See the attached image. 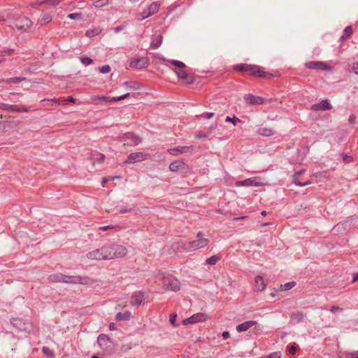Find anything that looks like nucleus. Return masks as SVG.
I'll list each match as a JSON object with an SVG mask.
<instances>
[{
  "label": "nucleus",
  "instance_id": "nucleus-31",
  "mask_svg": "<svg viewBox=\"0 0 358 358\" xmlns=\"http://www.w3.org/2000/svg\"><path fill=\"white\" fill-rule=\"evenodd\" d=\"M168 62L178 68L184 69L186 66L183 62L178 60L169 59Z\"/></svg>",
  "mask_w": 358,
  "mask_h": 358
},
{
  "label": "nucleus",
  "instance_id": "nucleus-37",
  "mask_svg": "<svg viewBox=\"0 0 358 358\" xmlns=\"http://www.w3.org/2000/svg\"><path fill=\"white\" fill-rule=\"evenodd\" d=\"M129 95V93H126L122 96H117V97H113L112 99H110V102H116V101H121L124 99H125L126 97H127Z\"/></svg>",
  "mask_w": 358,
  "mask_h": 358
},
{
  "label": "nucleus",
  "instance_id": "nucleus-51",
  "mask_svg": "<svg viewBox=\"0 0 358 358\" xmlns=\"http://www.w3.org/2000/svg\"><path fill=\"white\" fill-rule=\"evenodd\" d=\"M122 30V27H115L114 29V32L115 33H118L119 31H120Z\"/></svg>",
  "mask_w": 358,
  "mask_h": 358
},
{
  "label": "nucleus",
  "instance_id": "nucleus-2",
  "mask_svg": "<svg viewBox=\"0 0 358 358\" xmlns=\"http://www.w3.org/2000/svg\"><path fill=\"white\" fill-rule=\"evenodd\" d=\"M208 242V239L203 238L201 232H199L196 234V239L189 241L187 249L189 251L196 250L206 247Z\"/></svg>",
  "mask_w": 358,
  "mask_h": 358
},
{
  "label": "nucleus",
  "instance_id": "nucleus-34",
  "mask_svg": "<svg viewBox=\"0 0 358 358\" xmlns=\"http://www.w3.org/2000/svg\"><path fill=\"white\" fill-rule=\"evenodd\" d=\"M108 3V0H96L94 2L96 8H101Z\"/></svg>",
  "mask_w": 358,
  "mask_h": 358
},
{
  "label": "nucleus",
  "instance_id": "nucleus-19",
  "mask_svg": "<svg viewBox=\"0 0 358 358\" xmlns=\"http://www.w3.org/2000/svg\"><path fill=\"white\" fill-rule=\"evenodd\" d=\"M149 59L148 57H141L136 59L134 62V66L138 69H145L149 65Z\"/></svg>",
  "mask_w": 358,
  "mask_h": 358
},
{
  "label": "nucleus",
  "instance_id": "nucleus-3",
  "mask_svg": "<svg viewBox=\"0 0 358 358\" xmlns=\"http://www.w3.org/2000/svg\"><path fill=\"white\" fill-rule=\"evenodd\" d=\"M296 282L295 281H290L285 284L280 285L277 288L274 289V292L271 293V296L275 297V296H284L285 293L292 289Z\"/></svg>",
  "mask_w": 358,
  "mask_h": 358
},
{
  "label": "nucleus",
  "instance_id": "nucleus-49",
  "mask_svg": "<svg viewBox=\"0 0 358 358\" xmlns=\"http://www.w3.org/2000/svg\"><path fill=\"white\" fill-rule=\"evenodd\" d=\"M350 358H358V351L351 353Z\"/></svg>",
  "mask_w": 358,
  "mask_h": 358
},
{
  "label": "nucleus",
  "instance_id": "nucleus-39",
  "mask_svg": "<svg viewBox=\"0 0 358 358\" xmlns=\"http://www.w3.org/2000/svg\"><path fill=\"white\" fill-rule=\"evenodd\" d=\"M226 122H231L234 126L236 124L237 122H240V120L236 118V117L231 118L230 117H227Z\"/></svg>",
  "mask_w": 358,
  "mask_h": 358
},
{
  "label": "nucleus",
  "instance_id": "nucleus-9",
  "mask_svg": "<svg viewBox=\"0 0 358 358\" xmlns=\"http://www.w3.org/2000/svg\"><path fill=\"white\" fill-rule=\"evenodd\" d=\"M97 343L103 352L108 351L111 348V341L106 334H101L98 336Z\"/></svg>",
  "mask_w": 358,
  "mask_h": 358
},
{
  "label": "nucleus",
  "instance_id": "nucleus-58",
  "mask_svg": "<svg viewBox=\"0 0 358 358\" xmlns=\"http://www.w3.org/2000/svg\"><path fill=\"white\" fill-rule=\"evenodd\" d=\"M99 157L101 160L103 159V155H99Z\"/></svg>",
  "mask_w": 358,
  "mask_h": 358
},
{
  "label": "nucleus",
  "instance_id": "nucleus-16",
  "mask_svg": "<svg viewBox=\"0 0 358 358\" xmlns=\"http://www.w3.org/2000/svg\"><path fill=\"white\" fill-rule=\"evenodd\" d=\"M193 148L192 146H182L176 148L168 150L169 153L172 155H178L182 153L192 152Z\"/></svg>",
  "mask_w": 358,
  "mask_h": 358
},
{
  "label": "nucleus",
  "instance_id": "nucleus-36",
  "mask_svg": "<svg viewBox=\"0 0 358 358\" xmlns=\"http://www.w3.org/2000/svg\"><path fill=\"white\" fill-rule=\"evenodd\" d=\"M67 17L70 20H81L82 15L79 13L69 14Z\"/></svg>",
  "mask_w": 358,
  "mask_h": 358
},
{
  "label": "nucleus",
  "instance_id": "nucleus-44",
  "mask_svg": "<svg viewBox=\"0 0 358 358\" xmlns=\"http://www.w3.org/2000/svg\"><path fill=\"white\" fill-rule=\"evenodd\" d=\"M295 184L298 186H300V187H303V186H306V185H308L310 184V182L309 181H306L305 182H295Z\"/></svg>",
  "mask_w": 358,
  "mask_h": 358
},
{
  "label": "nucleus",
  "instance_id": "nucleus-29",
  "mask_svg": "<svg viewBox=\"0 0 358 358\" xmlns=\"http://www.w3.org/2000/svg\"><path fill=\"white\" fill-rule=\"evenodd\" d=\"M52 20V17L49 14H43L39 22L41 25L49 23Z\"/></svg>",
  "mask_w": 358,
  "mask_h": 358
},
{
  "label": "nucleus",
  "instance_id": "nucleus-33",
  "mask_svg": "<svg viewBox=\"0 0 358 358\" xmlns=\"http://www.w3.org/2000/svg\"><path fill=\"white\" fill-rule=\"evenodd\" d=\"M43 353L48 357L53 358L55 357L54 352L48 347L42 348Z\"/></svg>",
  "mask_w": 358,
  "mask_h": 358
},
{
  "label": "nucleus",
  "instance_id": "nucleus-54",
  "mask_svg": "<svg viewBox=\"0 0 358 358\" xmlns=\"http://www.w3.org/2000/svg\"><path fill=\"white\" fill-rule=\"evenodd\" d=\"M354 120H355V117L350 116V119H349V121L350 122V123H353Z\"/></svg>",
  "mask_w": 358,
  "mask_h": 358
},
{
  "label": "nucleus",
  "instance_id": "nucleus-59",
  "mask_svg": "<svg viewBox=\"0 0 358 358\" xmlns=\"http://www.w3.org/2000/svg\"><path fill=\"white\" fill-rule=\"evenodd\" d=\"M50 101L54 103H57V101L56 99H51Z\"/></svg>",
  "mask_w": 358,
  "mask_h": 358
},
{
  "label": "nucleus",
  "instance_id": "nucleus-4",
  "mask_svg": "<svg viewBox=\"0 0 358 358\" xmlns=\"http://www.w3.org/2000/svg\"><path fill=\"white\" fill-rule=\"evenodd\" d=\"M149 155L143 152H136L129 154L127 159L123 163L134 164L148 159Z\"/></svg>",
  "mask_w": 358,
  "mask_h": 358
},
{
  "label": "nucleus",
  "instance_id": "nucleus-22",
  "mask_svg": "<svg viewBox=\"0 0 358 358\" xmlns=\"http://www.w3.org/2000/svg\"><path fill=\"white\" fill-rule=\"evenodd\" d=\"M256 324H257L256 321H253V320L247 321L245 322H243V323L238 325L236 327V330L238 332L245 331L248 329H249L250 328H251L252 327H253L254 325H255Z\"/></svg>",
  "mask_w": 358,
  "mask_h": 358
},
{
  "label": "nucleus",
  "instance_id": "nucleus-17",
  "mask_svg": "<svg viewBox=\"0 0 358 358\" xmlns=\"http://www.w3.org/2000/svg\"><path fill=\"white\" fill-rule=\"evenodd\" d=\"M331 108V105L327 100H322L320 103L314 104L311 107L313 110H329Z\"/></svg>",
  "mask_w": 358,
  "mask_h": 358
},
{
  "label": "nucleus",
  "instance_id": "nucleus-27",
  "mask_svg": "<svg viewBox=\"0 0 358 358\" xmlns=\"http://www.w3.org/2000/svg\"><path fill=\"white\" fill-rule=\"evenodd\" d=\"M131 317V314L129 311L124 313H118L115 317L117 320H129Z\"/></svg>",
  "mask_w": 358,
  "mask_h": 358
},
{
  "label": "nucleus",
  "instance_id": "nucleus-61",
  "mask_svg": "<svg viewBox=\"0 0 358 358\" xmlns=\"http://www.w3.org/2000/svg\"><path fill=\"white\" fill-rule=\"evenodd\" d=\"M108 227H101V229H106Z\"/></svg>",
  "mask_w": 358,
  "mask_h": 358
},
{
  "label": "nucleus",
  "instance_id": "nucleus-20",
  "mask_svg": "<svg viewBox=\"0 0 358 358\" xmlns=\"http://www.w3.org/2000/svg\"><path fill=\"white\" fill-rule=\"evenodd\" d=\"M309 69L330 70L331 68L322 62H314L307 64Z\"/></svg>",
  "mask_w": 358,
  "mask_h": 358
},
{
  "label": "nucleus",
  "instance_id": "nucleus-18",
  "mask_svg": "<svg viewBox=\"0 0 358 358\" xmlns=\"http://www.w3.org/2000/svg\"><path fill=\"white\" fill-rule=\"evenodd\" d=\"M257 133L261 136L269 137L275 134V131L273 128L262 124L258 127Z\"/></svg>",
  "mask_w": 358,
  "mask_h": 358
},
{
  "label": "nucleus",
  "instance_id": "nucleus-48",
  "mask_svg": "<svg viewBox=\"0 0 358 358\" xmlns=\"http://www.w3.org/2000/svg\"><path fill=\"white\" fill-rule=\"evenodd\" d=\"M358 281V272L355 273L353 275L352 282H355Z\"/></svg>",
  "mask_w": 358,
  "mask_h": 358
},
{
  "label": "nucleus",
  "instance_id": "nucleus-32",
  "mask_svg": "<svg viewBox=\"0 0 358 358\" xmlns=\"http://www.w3.org/2000/svg\"><path fill=\"white\" fill-rule=\"evenodd\" d=\"M352 34V28L351 26H348L345 30L344 34L341 36V39H345L346 38H348L351 34Z\"/></svg>",
  "mask_w": 358,
  "mask_h": 358
},
{
  "label": "nucleus",
  "instance_id": "nucleus-41",
  "mask_svg": "<svg viewBox=\"0 0 358 358\" xmlns=\"http://www.w3.org/2000/svg\"><path fill=\"white\" fill-rule=\"evenodd\" d=\"M176 317H177V315L176 314H173V315H170V318H169L170 323L173 327H176L177 326L176 324Z\"/></svg>",
  "mask_w": 358,
  "mask_h": 358
},
{
  "label": "nucleus",
  "instance_id": "nucleus-12",
  "mask_svg": "<svg viewBox=\"0 0 358 358\" xmlns=\"http://www.w3.org/2000/svg\"><path fill=\"white\" fill-rule=\"evenodd\" d=\"M263 185V183L259 181V180L257 178H248L245 180L242 181H237L235 183L236 187H241V186H254V187H258Z\"/></svg>",
  "mask_w": 358,
  "mask_h": 358
},
{
  "label": "nucleus",
  "instance_id": "nucleus-60",
  "mask_svg": "<svg viewBox=\"0 0 358 358\" xmlns=\"http://www.w3.org/2000/svg\"><path fill=\"white\" fill-rule=\"evenodd\" d=\"M141 141V139L139 138H137L136 142L140 143Z\"/></svg>",
  "mask_w": 358,
  "mask_h": 358
},
{
  "label": "nucleus",
  "instance_id": "nucleus-56",
  "mask_svg": "<svg viewBox=\"0 0 358 358\" xmlns=\"http://www.w3.org/2000/svg\"><path fill=\"white\" fill-rule=\"evenodd\" d=\"M261 214H262V216H266V211H262L261 213Z\"/></svg>",
  "mask_w": 358,
  "mask_h": 358
},
{
  "label": "nucleus",
  "instance_id": "nucleus-10",
  "mask_svg": "<svg viewBox=\"0 0 358 358\" xmlns=\"http://www.w3.org/2000/svg\"><path fill=\"white\" fill-rule=\"evenodd\" d=\"M11 324L13 327L22 331H27L31 327L29 321L20 318L12 319Z\"/></svg>",
  "mask_w": 358,
  "mask_h": 358
},
{
  "label": "nucleus",
  "instance_id": "nucleus-63",
  "mask_svg": "<svg viewBox=\"0 0 358 358\" xmlns=\"http://www.w3.org/2000/svg\"><path fill=\"white\" fill-rule=\"evenodd\" d=\"M107 180L106 179H103V182H106Z\"/></svg>",
  "mask_w": 358,
  "mask_h": 358
},
{
  "label": "nucleus",
  "instance_id": "nucleus-50",
  "mask_svg": "<svg viewBox=\"0 0 358 358\" xmlns=\"http://www.w3.org/2000/svg\"><path fill=\"white\" fill-rule=\"evenodd\" d=\"M109 329H110V331H113V330H115V324H114V323H110V324H109Z\"/></svg>",
  "mask_w": 358,
  "mask_h": 358
},
{
  "label": "nucleus",
  "instance_id": "nucleus-24",
  "mask_svg": "<svg viewBox=\"0 0 358 358\" xmlns=\"http://www.w3.org/2000/svg\"><path fill=\"white\" fill-rule=\"evenodd\" d=\"M255 289L257 291H262L266 287V283L265 282L264 278L262 276H257L255 279Z\"/></svg>",
  "mask_w": 358,
  "mask_h": 358
},
{
  "label": "nucleus",
  "instance_id": "nucleus-47",
  "mask_svg": "<svg viewBox=\"0 0 358 358\" xmlns=\"http://www.w3.org/2000/svg\"><path fill=\"white\" fill-rule=\"evenodd\" d=\"M222 337L224 339H227L229 337V333L228 331H224L222 333Z\"/></svg>",
  "mask_w": 358,
  "mask_h": 358
},
{
  "label": "nucleus",
  "instance_id": "nucleus-23",
  "mask_svg": "<svg viewBox=\"0 0 358 358\" xmlns=\"http://www.w3.org/2000/svg\"><path fill=\"white\" fill-rule=\"evenodd\" d=\"M144 300V294L142 292L134 293L132 296L131 303L133 306H139Z\"/></svg>",
  "mask_w": 358,
  "mask_h": 358
},
{
  "label": "nucleus",
  "instance_id": "nucleus-15",
  "mask_svg": "<svg viewBox=\"0 0 358 358\" xmlns=\"http://www.w3.org/2000/svg\"><path fill=\"white\" fill-rule=\"evenodd\" d=\"M244 101L246 103L250 105H260L264 102L263 98L253 94H246L244 96Z\"/></svg>",
  "mask_w": 358,
  "mask_h": 358
},
{
  "label": "nucleus",
  "instance_id": "nucleus-57",
  "mask_svg": "<svg viewBox=\"0 0 358 358\" xmlns=\"http://www.w3.org/2000/svg\"><path fill=\"white\" fill-rule=\"evenodd\" d=\"M158 58L162 62L165 61V59L162 57H158Z\"/></svg>",
  "mask_w": 358,
  "mask_h": 358
},
{
  "label": "nucleus",
  "instance_id": "nucleus-28",
  "mask_svg": "<svg viewBox=\"0 0 358 358\" xmlns=\"http://www.w3.org/2000/svg\"><path fill=\"white\" fill-rule=\"evenodd\" d=\"M220 259V257L217 255H213L206 260V263L208 266H214Z\"/></svg>",
  "mask_w": 358,
  "mask_h": 358
},
{
  "label": "nucleus",
  "instance_id": "nucleus-7",
  "mask_svg": "<svg viewBox=\"0 0 358 358\" xmlns=\"http://www.w3.org/2000/svg\"><path fill=\"white\" fill-rule=\"evenodd\" d=\"M163 286L166 290L177 292L180 289V282L178 279L169 276L164 279Z\"/></svg>",
  "mask_w": 358,
  "mask_h": 358
},
{
  "label": "nucleus",
  "instance_id": "nucleus-5",
  "mask_svg": "<svg viewBox=\"0 0 358 358\" xmlns=\"http://www.w3.org/2000/svg\"><path fill=\"white\" fill-rule=\"evenodd\" d=\"M13 23L19 31H26L32 26V22L27 17H19L14 20Z\"/></svg>",
  "mask_w": 358,
  "mask_h": 358
},
{
  "label": "nucleus",
  "instance_id": "nucleus-1",
  "mask_svg": "<svg viewBox=\"0 0 358 358\" xmlns=\"http://www.w3.org/2000/svg\"><path fill=\"white\" fill-rule=\"evenodd\" d=\"M128 252L126 247L120 245H106L88 252L85 259L87 262L112 260L124 257Z\"/></svg>",
  "mask_w": 358,
  "mask_h": 358
},
{
  "label": "nucleus",
  "instance_id": "nucleus-62",
  "mask_svg": "<svg viewBox=\"0 0 358 358\" xmlns=\"http://www.w3.org/2000/svg\"><path fill=\"white\" fill-rule=\"evenodd\" d=\"M124 85H128V83H124Z\"/></svg>",
  "mask_w": 358,
  "mask_h": 358
},
{
  "label": "nucleus",
  "instance_id": "nucleus-45",
  "mask_svg": "<svg viewBox=\"0 0 358 358\" xmlns=\"http://www.w3.org/2000/svg\"><path fill=\"white\" fill-rule=\"evenodd\" d=\"M296 351V348L294 345L289 348V353L294 355Z\"/></svg>",
  "mask_w": 358,
  "mask_h": 358
},
{
  "label": "nucleus",
  "instance_id": "nucleus-21",
  "mask_svg": "<svg viewBox=\"0 0 358 358\" xmlns=\"http://www.w3.org/2000/svg\"><path fill=\"white\" fill-rule=\"evenodd\" d=\"M175 73L177 74L180 79L187 84H191L194 82L193 78L189 76L188 74L183 70L175 71Z\"/></svg>",
  "mask_w": 358,
  "mask_h": 358
},
{
  "label": "nucleus",
  "instance_id": "nucleus-11",
  "mask_svg": "<svg viewBox=\"0 0 358 358\" xmlns=\"http://www.w3.org/2000/svg\"><path fill=\"white\" fill-rule=\"evenodd\" d=\"M159 3H157V2L152 3L149 6L147 11H145L143 13L140 14V15L138 16V20H144V19L154 15L159 10Z\"/></svg>",
  "mask_w": 358,
  "mask_h": 358
},
{
  "label": "nucleus",
  "instance_id": "nucleus-8",
  "mask_svg": "<svg viewBox=\"0 0 358 358\" xmlns=\"http://www.w3.org/2000/svg\"><path fill=\"white\" fill-rule=\"evenodd\" d=\"M51 280L55 281V282L78 283V282H80V279L78 277L64 275L59 273V274L51 276Z\"/></svg>",
  "mask_w": 358,
  "mask_h": 358
},
{
  "label": "nucleus",
  "instance_id": "nucleus-52",
  "mask_svg": "<svg viewBox=\"0 0 358 358\" xmlns=\"http://www.w3.org/2000/svg\"><path fill=\"white\" fill-rule=\"evenodd\" d=\"M67 101H70V102H72V103H75L76 100L72 96H70L67 99Z\"/></svg>",
  "mask_w": 358,
  "mask_h": 358
},
{
  "label": "nucleus",
  "instance_id": "nucleus-55",
  "mask_svg": "<svg viewBox=\"0 0 358 358\" xmlns=\"http://www.w3.org/2000/svg\"><path fill=\"white\" fill-rule=\"evenodd\" d=\"M213 113H208V114L207 115V117H208V118H210L211 117H213Z\"/></svg>",
  "mask_w": 358,
  "mask_h": 358
},
{
  "label": "nucleus",
  "instance_id": "nucleus-6",
  "mask_svg": "<svg viewBox=\"0 0 358 358\" xmlns=\"http://www.w3.org/2000/svg\"><path fill=\"white\" fill-rule=\"evenodd\" d=\"M208 317L206 314L203 313H198L194 314L191 317L182 320V323L184 325L196 324L198 322H203L208 320Z\"/></svg>",
  "mask_w": 358,
  "mask_h": 358
},
{
  "label": "nucleus",
  "instance_id": "nucleus-38",
  "mask_svg": "<svg viewBox=\"0 0 358 358\" xmlns=\"http://www.w3.org/2000/svg\"><path fill=\"white\" fill-rule=\"evenodd\" d=\"M111 69L110 66L108 64L104 65L99 68V71L101 73H108L110 71Z\"/></svg>",
  "mask_w": 358,
  "mask_h": 358
},
{
  "label": "nucleus",
  "instance_id": "nucleus-14",
  "mask_svg": "<svg viewBox=\"0 0 358 358\" xmlns=\"http://www.w3.org/2000/svg\"><path fill=\"white\" fill-rule=\"evenodd\" d=\"M246 68L248 69V71H250L252 76L259 78H264L266 76V73L264 71L263 68L259 66L251 64L248 66H246Z\"/></svg>",
  "mask_w": 358,
  "mask_h": 358
},
{
  "label": "nucleus",
  "instance_id": "nucleus-30",
  "mask_svg": "<svg viewBox=\"0 0 358 358\" xmlns=\"http://www.w3.org/2000/svg\"><path fill=\"white\" fill-rule=\"evenodd\" d=\"M80 61L85 66H88L93 63V60L91 58L85 56L81 57Z\"/></svg>",
  "mask_w": 358,
  "mask_h": 358
},
{
  "label": "nucleus",
  "instance_id": "nucleus-35",
  "mask_svg": "<svg viewBox=\"0 0 358 358\" xmlns=\"http://www.w3.org/2000/svg\"><path fill=\"white\" fill-rule=\"evenodd\" d=\"M91 99L92 101H106V102H110V99L106 96H92Z\"/></svg>",
  "mask_w": 358,
  "mask_h": 358
},
{
  "label": "nucleus",
  "instance_id": "nucleus-13",
  "mask_svg": "<svg viewBox=\"0 0 358 358\" xmlns=\"http://www.w3.org/2000/svg\"><path fill=\"white\" fill-rule=\"evenodd\" d=\"M187 168V166L182 160H175L169 165V169L172 172L183 171H185Z\"/></svg>",
  "mask_w": 358,
  "mask_h": 358
},
{
  "label": "nucleus",
  "instance_id": "nucleus-40",
  "mask_svg": "<svg viewBox=\"0 0 358 358\" xmlns=\"http://www.w3.org/2000/svg\"><path fill=\"white\" fill-rule=\"evenodd\" d=\"M262 358H281V355L279 352H273L268 356L263 357Z\"/></svg>",
  "mask_w": 358,
  "mask_h": 358
},
{
  "label": "nucleus",
  "instance_id": "nucleus-46",
  "mask_svg": "<svg viewBox=\"0 0 358 358\" xmlns=\"http://www.w3.org/2000/svg\"><path fill=\"white\" fill-rule=\"evenodd\" d=\"M352 71L355 74H358V64L352 66Z\"/></svg>",
  "mask_w": 358,
  "mask_h": 358
},
{
  "label": "nucleus",
  "instance_id": "nucleus-26",
  "mask_svg": "<svg viewBox=\"0 0 358 358\" xmlns=\"http://www.w3.org/2000/svg\"><path fill=\"white\" fill-rule=\"evenodd\" d=\"M101 29L99 27H96L92 29L87 30L85 36L87 37H93L98 36L101 34Z\"/></svg>",
  "mask_w": 358,
  "mask_h": 358
},
{
  "label": "nucleus",
  "instance_id": "nucleus-43",
  "mask_svg": "<svg viewBox=\"0 0 358 358\" xmlns=\"http://www.w3.org/2000/svg\"><path fill=\"white\" fill-rule=\"evenodd\" d=\"M59 3V0H48L47 3L51 6L57 5Z\"/></svg>",
  "mask_w": 358,
  "mask_h": 358
},
{
  "label": "nucleus",
  "instance_id": "nucleus-25",
  "mask_svg": "<svg viewBox=\"0 0 358 358\" xmlns=\"http://www.w3.org/2000/svg\"><path fill=\"white\" fill-rule=\"evenodd\" d=\"M162 39L163 37L161 34L154 36L151 41V46L155 49L158 48L162 43Z\"/></svg>",
  "mask_w": 358,
  "mask_h": 358
},
{
  "label": "nucleus",
  "instance_id": "nucleus-53",
  "mask_svg": "<svg viewBox=\"0 0 358 358\" xmlns=\"http://www.w3.org/2000/svg\"><path fill=\"white\" fill-rule=\"evenodd\" d=\"M20 80V78H11L10 79V81L13 82V83H17Z\"/></svg>",
  "mask_w": 358,
  "mask_h": 358
},
{
  "label": "nucleus",
  "instance_id": "nucleus-42",
  "mask_svg": "<svg viewBox=\"0 0 358 358\" xmlns=\"http://www.w3.org/2000/svg\"><path fill=\"white\" fill-rule=\"evenodd\" d=\"M250 64H241V65H238L236 66L235 68L236 70H238V71H248V69L246 68V66H248Z\"/></svg>",
  "mask_w": 358,
  "mask_h": 358
}]
</instances>
